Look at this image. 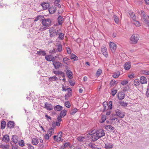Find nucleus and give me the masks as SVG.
Here are the masks:
<instances>
[{
    "label": "nucleus",
    "mask_w": 149,
    "mask_h": 149,
    "mask_svg": "<svg viewBox=\"0 0 149 149\" xmlns=\"http://www.w3.org/2000/svg\"><path fill=\"white\" fill-rule=\"evenodd\" d=\"M139 38V36L136 34H133L130 38V42L133 44H136Z\"/></svg>",
    "instance_id": "1"
},
{
    "label": "nucleus",
    "mask_w": 149,
    "mask_h": 149,
    "mask_svg": "<svg viewBox=\"0 0 149 149\" xmlns=\"http://www.w3.org/2000/svg\"><path fill=\"white\" fill-rule=\"evenodd\" d=\"M54 132V128H49L47 131V133L45 134L44 136L45 139L46 140H48Z\"/></svg>",
    "instance_id": "2"
},
{
    "label": "nucleus",
    "mask_w": 149,
    "mask_h": 149,
    "mask_svg": "<svg viewBox=\"0 0 149 149\" xmlns=\"http://www.w3.org/2000/svg\"><path fill=\"white\" fill-rule=\"evenodd\" d=\"M42 23L43 26L48 27L51 25L52 21L49 18L44 19H42Z\"/></svg>",
    "instance_id": "3"
},
{
    "label": "nucleus",
    "mask_w": 149,
    "mask_h": 149,
    "mask_svg": "<svg viewBox=\"0 0 149 149\" xmlns=\"http://www.w3.org/2000/svg\"><path fill=\"white\" fill-rule=\"evenodd\" d=\"M115 115L120 118H123L125 116L124 112L118 109H116L115 110Z\"/></svg>",
    "instance_id": "4"
},
{
    "label": "nucleus",
    "mask_w": 149,
    "mask_h": 149,
    "mask_svg": "<svg viewBox=\"0 0 149 149\" xmlns=\"http://www.w3.org/2000/svg\"><path fill=\"white\" fill-rule=\"evenodd\" d=\"M96 135H97L99 138L105 135L104 131L102 129H100L96 131L95 132Z\"/></svg>",
    "instance_id": "5"
},
{
    "label": "nucleus",
    "mask_w": 149,
    "mask_h": 149,
    "mask_svg": "<svg viewBox=\"0 0 149 149\" xmlns=\"http://www.w3.org/2000/svg\"><path fill=\"white\" fill-rule=\"evenodd\" d=\"M44 108L47 110L51 111L53 110L54 107L51 104L46 102L45 104Z\"/></svg>",
    "instance_id": "6"
},
{
    "label": "nucleus",
    "mask_w": 149,
    "mask_h": 149,
    "mask_svg": "<svg viewBox=\"0 0 149 149\" xmlns=\"http://www.w3.org/2000/svg\"><path fill=\"white\" fill-rule=\"evenodd\" d=\"M109 45L111 51L113 52H115L116 49V45L113 42H110Z\"/></svg>",
    "instance_id": "7"
},
{
    "label": "nucleus",
    "mask_w": 149,
    "mask_h": 149,
    "mask_svg": "<svg viewBox=\"0 0 149 149\" xmlns=\"http://www.w3.org/2000/svg\"><path fill=\"white\" fill-rule=\"evenodd\" d=\"M53 65L54 66L55 68L56 69H58L60 67L62 66V64L59 61H54L53 63Z\"/></svg>",
    "instance_id": "8"
},
{
    "label": "nucleus",
    "mask_w": 149,
    "mask_h": 149,
    "mask_svg": "<svg viewBox=\"0 0 149 149\" xmlns=\"http://www.w3.org/2000/svg\"><path fill=\"white\" fill-rule=\"evenodd\" d=\"M101 51L104 56L106 58L108 56V54L107 49L106 47L104 46H102L101 47Z\"/></svg>",
    "instance_id": "9"
},
{
    "label": "nucleus",
    "mask_w": 149,
    "mask_h": 149,
    "mask_svg": "<svg viewBox=\"0 0 149 149\" xmlns=\"http://www.w3.org/2000/svg\"><path fill=\"white\" fill-rule=\"evenodd\" d=\"M50 37L51 38L54 37L56 34L55 29L53 28H51L49 29Z\"/></svg>",
    "instance_id": "10"
},
{
    "label": "nucleus",
    "mask_w": 149,
    "mask_h": 149,
    "mask_svg": "<svg viewBox=\"0 0 149 149\" xmlns=\"http://www.w3.org/2000/svg\"><path fill=\"white\" fill-rule=\"evenodd\" d=\"M131 63L128 61L126 62L124 65V67L125 70H127L130 69L131 66Z\"/></svg>",
    "instance_id": "11"
},
{
    "label": "nucleus",
    "mask_w": 149,
    "mask_h": 149,
    "mask_svg": "<svg viewBox=\"0 0 149 149\" xmlns=\"http://www.w3.org/2000/svg\"><path fill=\"white\" fill-rule=\"evenodd\" d=\"M66 74L67 76L70 79L73 78V74L72 72L69 70H67Z\"/></svg>",
    "instance_id": "12"
},
{
    "label": "nucleus",
    "mask_w": 149,
    "mask_h": 149,
    "mask_svg": "<svg viewBox=\"0 0 149 149\" xmlns=\"http://www.w3.org/2000/svg\"><path fill=\"white\" fill-rule=\"evenodd\" d=\"M118 97L119 100H123L125 97V94L123 92H119L118 93Z\"/></svg>",
    "instance_id": "13"
},
{
    "label": "nucleus",
    "mask_w": 149,
    "mask_h": 149,
    "mask_svg": "<svg viewBox=\"0 0 149 149\" xmlns=\"http://www.w3.org/2000/svg\"><path fill=\"white\" fill-rule=\"evenodd\" d=\"M15 123L13 121H10L8 123L7 126L8 127L12 129L14 128Z\"/></svg>",
    "instance_id": "14"
},
{
    "label": "nucleus",
    "mask_w": 149,
    "mask_h": 149,
    "mask_svg": "<svg viewBox=\"0 0 149 149\" xmlns=\"http://www.w3.org/2000/svg\"><path fill=\"white\" fill-rule=\"evenodd\" d=\"M129 14L131 17V21H132L136 19V16L134 13L133 12H130L129 13Z\"/></svg>",
    "instance_id": "15"
},
{
    "label": "nucleus",
    "mask_w": 149,
    "mask_h": 149,
    "mask_svg": "<svg viewBox=\"0 0 149 149\" xmlns=\"http://www.w3.org/2000/svg\"><path fill=\"white\" fill-rule=\"evenodd\" d=\"M140 82L142 84H146L147 82V79L146 77L142 76L140 78Z\"/></svg>",
    "instance_id": "16"
},
{
    "label": "nucleus",
    "mask_w": 149,
    "mask_h": 149,
    "mask_svg": "<svg viewBox=\"0 0 149 149\" xmlns=\"http://www.w3.org/2000/svg\"><path fill=\"white\" fill-rule=\"evenodd\" d=\"M44 10H46L48 8L49 6V3L43 2L41 4Z\"/></svg>",
    "instance_id": "17"
},
{
    "label": "nucleus",
    "mask_w": 149,
    "mask_h": 149,
    "mask_svg": "<svg viewBox=\"0 0 149 149\" xmlns=\"http://www.w3.org/2000/svg\"><path fill=\"white\" fill-rule=\"evenodd\" d=\"M64 21V19L61 16H59L58 18V21L59 25H62Z\"/></svg>",
    "instance_id": "18"
},
{
    "label": "nucleus",
    "mask_w": 149,
    "mask_h": 149,
    "mask_svg": "<svg viewBox=\"0 0 149 149\" xmlns=\"http://www.w3.org/2000/svg\"><path fill=\"white\" fill-rule=\"evenodd\" d=\"M12 139L13 142L15 143H16L18 141V137L16 135H13Z\"/></svg>",
    "instance_id": "19"
},
{
    "label": "nucleus",
    "mask_w": 149,
    "mask_h": 149,
    "mask_svg": "<svg viewBox=\"0 0 149 149\" xmlns=\"http://www.w3.org/2000/svg\"><path fill=\"white\" fill-rule=\"evenodd\" d=\"M2 140L6 143H8L9 141L10 140L9 136L7 134L4 135L3 136Z\"/></svg>",
    "instance_id": "20"
},
{
    "label": "nucleus",
    "mask_w": 149,
    "mask_h": 149,
    "mask_svg": "<svg viewBox=\"0 0 149 149\" xmlns=\"http://www.w3.org/2000/svg\"><path fill=\"white\" fill-rule=\"evenodd\" d=\"M132 23L134 24L136 27H139L140 26V24L139 21H137L136 19L131 21Z\"/></svg>",
    "instance_id": "21"
},
{
    "label": "nucleus",
    "mask_w": 149,
    "mask_h": 149,
    "mask_svg": "<svg viewBox=\"0 0 149 149\" xmlns=\"http://www.w3.org/2000/svg\"><path fill=\"white\" fill-rule=\"evenodd\" d=\"M113 147V145L111 143H107L105 144L104 147L107 149H110L112 148Z\"/></svg>",
    "instance_id": "22"
},
{
    "label": "nucleus",
    "mask_w": 149,
    "mask_h": 149,
    "mask_svg": "<svg viewBox=\"0 0 149 149\" xmlns=\"http://www.w3.org/2000/svg\"><path fill=\"white\" fill-rule=\"evenodd\" d=\"M63 61L64 63L67 65H69L70 62V60L67 57H64L63 58Z\"/></svg>",
    "instance_id": "23"
},
{
    "label": "nucleus",
    "mask_w": 149,
    "mask_h": 149,
    "mask_svg": "<svg viewBox=\"0 0 149 149\" xmlns=\"http://www.w3.org/2000/svg\"><path fill=\"white\" fill-rule=\"evenodd\" d=\"M105 128V129H106L107 130H108L109 131L113 130H114V131L115 130L114 127L110 125H108L106 126Z\"/></svg>",
    "instance_id": "24"
},
{
    "label": "nucleus",
    "mask_w": 149,
    "mask_h": 149,
    "mask_svg": "<svg viewBox=\"0 0 149 149\" xmlns=\"http://www.w3.org/2000/svg\"><path fill=\"white\" fill-rule=\"evenodd\" d=\"M99 138L97 135H96L95 134L91 137V140L94 141H95L97 140Z\"/></svg>",
    "instance_id": "25"
},
{
    "label": "nucleus",
    "mask_w": 149,
    "mask_h": 149,
    "mask_svg": "<svg viewBox=\"0 0 149 149\" xmlns=\"http://www.w3.org/2000/svg\"><path fill=\"white\" fill-rule=\"evenodd\" d=\"M37 55H41L43 56L46 55V53L43 50H40L39 51H38L37 52Z\"/></svg>",
    "instance_id": "26"
},
{
    "label": "nucleus",
    "mask_w": 149,
    "mask_h": 149,
    "mask_svg": "<svg viewBox=\"0 0 149 149\" xmlns=\"http://www.w3.org/2000/svg\"><path fill=\"white\" fill-rule=\"evenodd\" d=\"M32 144L34 145H36L38 143V139L36 138H33L32 140Z\"/></svg>",
    "instance_id": "27"
},
{
    "label": "nucleus",
    "mask_w": 149,
    "mask_h": 149,
    "mask_svg": "<svg viewBox=\"0 0 149 149\" xmlns=\"http://www.w3.org/2000/svg\"><path fill=\"white\" fill-rule=\"evenodd\" d=\"M140 82L138 79H136L134 81V85L135 86H139L140 84Z\"/></svg>",
    "instance_id": "28"
},
{
    "label": "nucleus",
    "mask_w": 149,
    "mask_h": 149,
    "mask_svg": "<svg viewBox=\"0 0 149 149\" xmlns=\"http://www.w3.org/2000/svg\"><path fill=\"white\" fill-rule=\"evenodd\" d=\"M89 146L93 149H96L97 148L95 144L91 143L88 144Z\"/></svg>",
    "instance_id": "29"
},
{
    "label": "nucleus",
    "mask_w": 149,
    "mask_h": 149,
    "mask_svg": "<svg viewBox=\"0 0 149 149\" xmlns=\"http://www.w3.org/2000/svg\"><path fill=\"white\" fill-rule=\"evenodd\" d=\"M63 107L59 105L55 106L54 107V110L56 111H60L62 110Z\"/></svg>",
    "instance_id": "30"
},
{
    "label": "nucleus",
    "mask_w": 149,
    "mask_h": 149,
    "mask_svg": "<svg viewBox=\"0 0 149 149\" xmlns=\"http://www.w3.org/2000/svg\"><path fill=\"white\" fill-rule=\"evenodd\" d=\"M141 16L142 17L145 21H146L147 17L145 15V13L143 11H141Z\"/></svg>",
    "instance_id": "31"
},
{
    "label": "nucleus",
    "mask_w": 149,
    "mask_h": 149,
    "mask_svg": "<svg viewBox=\"0 0 149 149\" xmlns=\"http://www.w3.org/2000/svg\"><path fill=\"white\" fill-rule=\"evenodd\" d=\"M116 84V81L114 80H112L111 81L110 83V87H111L115 86Z\"/></svg>",
    "instance_id": "32"
},
{
    "label": "nucleus",
    "mask_w": 149,
    "mask_h": 149,
    "mask_svg": "<svg viewBox=\"0 0 149 149\" xmlns=\"http://www.w3.org/2000/svg\"><path fill=\"white\" fill-rule=\"evenodd\" d=\"M57 79V77L55 76H53L49 77V81H56Z\"/></svg>",
    "instance_id": "33"
},
{
    "label": "nucleus",
    "mask_w": 149,
    "mask_h": 149,
    "mask_svg": "<svg viewBox=\"0 0 149 149\" xmlns=\"http://www.w3.org/2000/svg\"><path fill=\"white\" fill-rule=\"evenodd\" d=\"M57 46V50L58 51L61 52L62 51V46L60 44H59L56 45Z\"/></svg>",
    "instance_id": "34"
},
{
    "label": "nucleus",
    "mask_w": 149,
    "mask_h": 149,
    "mask_svg": "<svg viewBox=\"0 0 149 149\" xmlns=\"http://www.w3.org/2000/svg\"><path fill=\"white\" fill-rule=\"evenodd\" d=\"M78 111V109L76 108H74L72 109L70 112V114L72 115H74L75 113H76Z\"/></svg>",
    "instance_id": "35"
},
{
    "label": "nucleus",
    "mask_w": 149,
    "mask_h": 149,
    "mask_svg": "<svg viewBox=\"0 0 149 149\" xmlns=\"http://www.w3.org/2000/svg\"><path fill=\"white\" fill-rule=\"evenodd\" d=\"M58 35V38L61 40L64 39V35L62 33H59Z\"/></svg>",
    "instance_id": "36"
},
{
    "label": "nucleus",
    "mask_w": 149,
    "mask_h": 149,
    "mask_svg": "<svg viewBox=\"0 0 149 149\" xmlns=\"http://www.w3.org/2000/svg\"><path fill=\"white\" fill-rule=\"evenodd\" d=\"M6 122L4 121H1V129H4L6 126Z\"/></svg>",
    "instance_id": "37"
},
{
    "label": "nucleus",
    "mask_w": 149,
    "mask_h": 149,
    "mask_svg": "<svg viewBox=\"0 0 149 149\" xmlns=\"http://www.w3.org/2000/svg\"><path fill=\"white\" fill-rule=\"evenodd\" d=\"M66 111L65 110H63L61 111L60 114V116L61 117H64L65 115H66Z\"/></svg>",
    "instance_id": "38"
},
{
    "label": "nucleus",
    "mask_w": 149,
    "mask_h": 149,
    "mask_svg": "<svg viewBox=\"0 0 149 149\" xmlns=\"http://www.w3.org/2000/svg\"><path fill=\"white\" fill-rule=\"evenodd\" d=\"M86 138L85 137L82 136H79L77 137L78 140L80 141H81L85 139Z\"/></svg>",
    "instance_id": "39"
},
{
    "label": "nucleus",
    "mask_w": 149,
    "mask_h": 149,
    "mask_svg": "<svg viewBox=\"0 0 149 149\" xmlns=\"http://www.w3.org/2000/svg\"><path fill=\"white\" fill-rule=\"evenodd\" d=\"M18 144L19 146L23 147L24 145V143L23 140H21L18 142Z\"/></svg>",
    "instance_id": "40"
},
{
    "label": "nucleus",
    "mask_w": 149,
    "mask_h": 149,
    "mask_svg": "<svg viewBox=\"0 0 149 149\" xmlns=\"http://www.w3.org/2000/svg\"><path fill=\"white\" fill-rule=\"evenodd\" d=\"M113 18L115 22L118 24L119 22V20L118 17L115 15H114L113 16Z\"/></svg>",
    "instance_id": "41"
},
{
    "label": "nucleus",
    "mask_w": 149,
    "mask_h": 149,
    "mask_svg": "<svg viewBox=\"0 0 149 149\" xmlns=\"http://www.w3.org/2000/svg\"><path fill=\"white\" fill-rule=\"evenodd\" d=\"M128 83V81L127 80H123L121 83V84L123 85L124 86Z\"/></svg>",
    "instance_id": "42"
},
{
    "label": "nucleus",
    "mask_w": 149,
    "mask_h": 149,
    "mask_svg": "<svg viewBox=\"0 0 149 149\" xmlns=\"http://www.w3.org/2000/svg\"><path fill=\"white\" fill-rule=\"evenodd\" d=\"M71 58L73 59L74 61L77 60L78 59V57L73 54H71Z\"/></svg>",
    "instance_id": "43"
},
{
    "label": "nucleus",
    "mask_w": 149,
    "mask_h": 149,
    "mask_svg": "<svg viewBox=\"0 0 149 149\" xmlns=\"http://www.w3.org/2000/svg\"><path fill=\"white\" fill-rule=\"evenodd\" d=\"M47 27L43 25V26L40 27L39 30L40 31H42L44 30H46L47 29Z\"/></svg>",
    "instance_id": "44"
},
{
    "label": "nucleus",
    "mask_w": 149,
    "mask_h": 149,
    "mask_svg": "<svg viewBox=\"0 0 149 149\" xmlns=\"http://www.w3.org/2000/svg\"><path fill=\"white\" fill-rule=\"evenodd\" d=\"M112 101H109V102L108 105V107L110 110L112 109Z\"/></svg>",
    "instance_id": "45"
},
{
    "label": "nucleus",
    "mask_w": 149,
    "mask_h": 149,
    "mask_svg": "<svg viewBox=\"0 0 149 149\" xmlns=\"http://www.w3.org/2000/svg\"><path fill=\"white\" fill-rule=\"evenodd\" d=\"M65 105L68 108H70L71 106L70 103L68 101L65 102Z\"/></svg>",
    "instance_id": "46"
},
{
    "label": "nucleus",
    "mask_w": 149,
    "mask_h": 149,
    "mask_svg": "<svg viewBox=\"0 0 149 149\" xmlns=\"http://www.w3.org/2000/svg\"><path fill=\"white\" fill-rule=\"evenodd\" d=\"M51 56L49 55H46L45 56V59L48 61H50V60H52L51 59Z\"/></svg>",
    "instance_id": "47"
},
{
    "label": "nucleus",
    "mask_w": 149,
    "mask_h": 149,
    "mask_svg": "<svg viewBox=\"0 0 149 149\" xmlns=\"http://www.w3.org/2000/svg\"><path fill=\"white\" fill-rule=\"evenodd\" d=\"M102 72V70L99 69L96 72V75L98 76H99Z\"/></svg>",
    "instance_id": "48"
},
{
    "label": "nucleus",
    "mask_w": 149,
    "mask_h": 149,
    "mask_svg": "<svg viewBox=\"0 0 149 149\" xmlns=\"http://www.w3.org/2000/svg\"><path fill=\"white\" fill-rule=\"evenodd\" d=\"M120 104L121 106H127V103L124 102L123 101L120 102Z\"/></svg>",
    "instance_id": "49"
},
{
    "label": "nucleus",
    "mask_w": 149,
    "mask_h": 149,
    "mask_svg": "<svg viewBox=\"0 0 149 149\" xmlns=\"http://www.w3.org/2000/svg\"><path fill=\"white\" fill-rule=\"evenodd\" d=\"M142 73L146 75H149V71L143 70L142 71Z\"/></svg>",
    "instance_id": "50"
},
{
    "label": "nucleus",
    "mask_w": 149,
    "mask_h": 149,
    "mask_svg": "<svg viewBox=\"0 0 149 149\" xmlns=\"http://www.w3.org/2000/svg\"><path fill=\"white\" fill-rule=\"evenodd\" d=\"M54 139L55 141H56L57 142H58L60 141V139H58V136H54Z\"/></svg>",
    "instance_id": "51"
},
{
    "label": "nucleus",
    "mask_w": 149,
    "mask_h": 149,
    "mask_svg": "<svg viewBox=\"0 0 149 149\" xmlns=\"http://www.w3.org/2000/svg\"><path fill=\"white\" fill-rule=\"evenodd\" d=\"M128 77L130 79H132L134 77V74L133 73H132L128 75Z\"/></svg>",
    "instance_id": "52"
},
{
    "label": "nucleus",
    "mask_w": 149,
    "mask_h": 149,
    "mask_svg": "<svg viewBox=\"0 0 149 149\" xmlns=\"http://www.w3.org/2000/svg\"><path fill=\"white\" fill-rule=\"evenodd\" d=\"M70 145V144L69 142L65 143L64 144V147L65 148L68 147Z\"/></svg>",
    "instance_id": "53"
},
{
    "label": "nucleus",
    "mask_w": 149,
    "mask_h": 149,
    "mask_svg": "<svg viewBox=\"0 0 149 149\" xmlns=\"http://www.w3.org/2000/svg\"><path fill=\"white\" fill-rule=\"evenodd\" d=\"M101 119L102 120L101 122H104L106 119V116L104 115H102V116Z\"/></svg>",
    "instance_id": "54"
},
{
    "label": "nucleus",
    "mask_w": 149,
    "mask_h": 149,
    "mask_svg": "<svg viewBox=\"0 0 149 149\" xmlns=\"http://www.w3.org/2000/svg\"><path fill=\"white\" fill-rule=\"evenodd\" d=\"M54 73L55 74H63L64 73L62 72H60V71H57L56 72V71H54Z\"/></svg>",
    "instance_id": "55"
},
{
    "label": "nucleus",
    "mask_w": 149,
    "mask_h": 149,
    "mask_svg": "<svg viewBox=\"0 0 149 149\" xmlns=\"http://www.w3.org/2000/svg\"><path fill=\"white\" fill-rule=\"evenodd\" d=\"M117 92V91L116 90H113L111 91L112 95L113 96H114Z\"/></svg>",
    "instance_id": "56"
},
{
    "label": "nucleus",
    "mask_w": 149,
    "mask_h": 149,
    "mask_svg": "<svg viewBox=\"0 0 149 149\" xmlns=\"http://www.w3.org/2000/svg\"><path fill=\"white\" fill-rule=\"evenodd\" d=\"M58 136H59L58 139H60V141L61 140V139L62 137V132H60Z\"/></svg>",
    "instance_id": "57"
},
{
    "label": "nucleus",
    "mask_w": 149,
    "mask_h": 149,
    "mask_svg": "<svg viewBox=\"0 0 149 149\" xmlns=\"http://www.w3.org/2000/svg\"><path fill=\"white\" fill-rule=\"evenodd\" d=\"M72 95V92H68L65 95V97H70Z\"/></svg>",
    "instance_id": "58"
},
{
    "label": "nucleus",
    "mask_w": 149,
    "mask_h": 149,
    "mask_svg": "<svg viewBox=\"0 0 149 149\" xmlns=\"http://www.w3.org/2000/svg\"><path fill=\"white\" fill-rule=\"evenodd\" d=\"M120 74L119 73H116L113 74V78H116L119 77V76L120 75Z\"/></svg>",
    "instance_id": "59"
},
{
    "label": "nucleus",
    "mask_w": 149,
    "mask_h": 149,
    "mask_svg": "<svg viewBox=\"0 0 149 149\" xmlns=\"http://www.w3.org/2000/svg\"><path fill=\"white\" fill-rule=\"evenodd\" d=\"M28 148L29 149H34V147L31 144H28Z\"/></svg>",
    "instance_id": "60"
},
{
    "label": "nucleus",
    "mask_w": 149,
    "mask_h": 149,
    "mask_svg": "<svg viewBox=\"0 0 149 149\" xmlns=\"http://www.w3.org/2000/svg\"><path fill=\"white\" fill-rule=\"evenodd\" d=\"M67 50L68 53V54H71V52L70 49L69 47H67Z\"/></svg>",
    "instance_id": "61"
},
{
    "label": "nucleus",
    "mask_w": 149,
    "mask_h": 149,
    "mask_svg": "<svg viewBox=\"0 0 149 149\" xmlns=\"http://www.w3.org/2000/svg\"><path fill=\"white\" fill-rule=\"evenodd\" d=\"M103 106H104V111L105 110H106V109H107V106L106 105L105 106V105H107V102H104L103 103Z\"/></svg>",
    "instance_id": "62"
},
{
    "label": "nucleus",
    "mask_w": 149,
    "mask_h": 149,
    "mask_svg": "<svg viewBox=\"0 0 149 149\" xmlns=\"http://www.w3.org/2000/svg\"><path fill=\"white\" fill-rule=\"evenodd\" d=\"M95 132H95L94 130H92L89 133V134L90 135H93L94 134H95Z\"/></svg>",
    "instance_id": "63"
},
{
    "label": "nucleus",
    "mask_w": 149,
    "mask_h": 149,
    "mask_svg": "<svg viewBox=\"0 0 149 149\" xmlns=\"http://www.w3.org/2000/svg\"><path fill=\"white\" fill-rule=\"evenodd\" d=\"M146 95L147 97H149V88H148L146 92Z\"/></svg>",
    "instance_id": "64"
}]
</instances>
